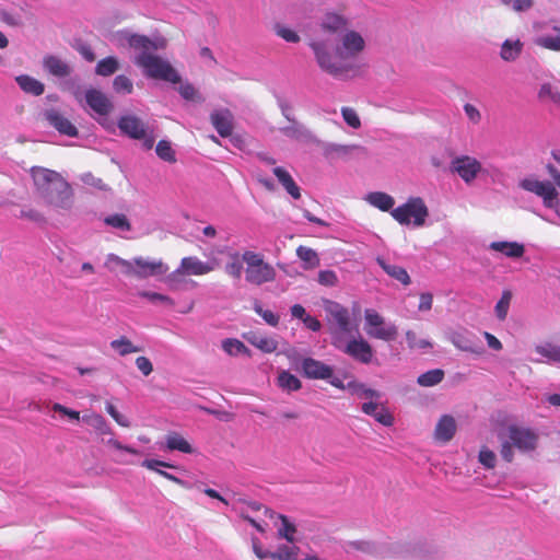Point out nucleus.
Segmentation results:
<instances>
[{
    "mask_svg": "<svg viewBox=\"0 0 560 560\" xmlns=\"http://www.w3.org/2000/svg\"><path fill=\"white\" fill-rule=\"evenodd\" d=\"M380 267L393 279L399 281L402 285H409L411 279L407 272V270L400 266L392 265L385 261L383 258L378 257L376 259Z\"/></svg>",
    "mask_w": 560,
    "mask_h": 560,
    "instance_id": "obj_30",
    "label": "nucleus"
},
{
    "mask_svg": "<svg viewBox=\"0 0 560 560\" xmlns=\"http://www.w3.org/2000/svg\"><path fill=\"white\" fill-rule=\"evenodd\" d=\"M104 223L118 231L128 232L131 230V223L122 213H114L104 218Z\"/></svg>",
    "mask_w": 560,
    "mask_h": 560,
    "instance_id": "obj_45",
    "label": "nucleus"
},
{
    "mask_svg": "<svg viewBox=\"0 0 560 560\" xmlns=\"http://www.w3.org/2000/svg\"><path fill=\"white\" fill-rule=\"evenodd\" d=\"M119 68V60L116 57L109 56L97 62L95 73L101 77H109L118 71Z\"/></svg>",
    "mask_w": 560,
    "mask_h": 560,
    "instance_id": "obj_40",
    "label": "nucleus"
},
{
    "mask_svg": "<svg viewBox=\"0 0 560 560\" xmlns=\"http://www.w3.org/2000/svg\"><path fill=\"white\" fill-rule=\"evenodd\" d=\"M324 310L327 313L328 319L336 324L338 331L336 334H347L351 331V319L349 311L341 304L327 300L324 302Z\"/></svg>",
    "mask_w": 560,
    "mask_h": 560,
    "instance_id": "obj_15",
    "label": "nucleus"
},
{
    "mask_svg": "<svg viewBox=\"0 0 560 560\" xmlns=\"http://www.w3.org/2000/svg\"><path fill=\"white\" fill-rule=\"evenodd\" d=\"M82 421L91 427L100 438L113 435L110 424L102 415L95 411L85 412L82 417Z\"/></svg>",
    "mask_w": 560,
    "mask_h": 560,
    "instance_id": "obj_25",
    "label": "nucleus"
},
{
    "mask_svg": "<svg viewBox=\"0 0 560 560\" xmlns=\"http://www.w3.org/2000/svg\"><path fill=\"white\" fill-rule=\"evenodd\" d=\"M104 266L109 271L119 270L124 276L131 277L132 266L133 265H132V259L127 260V259H124V258L119 257L116 254H108L106 256Z\"/></svg>",
    "mask_w": 560,
    "mask_h": 560,
    "instance_id": "obj_31",
    "label": "nucleus"
},
{
    "mask_svg": "<svg viewBox=\"0 0 560 560\" xmlns=\"http://www.w3.org/2000/svg\"><path fill=\"white\" fill-rule=\"evenodd\" d=\"M221 348L230 357L246 355L252 357V351L245 343L236 338H226L221 342Z\"/></svg>",
    "mask_w": 560,
    "mask_h": 560,
    "instance_id": "obj_34",
    "label": "nucleus"
},
{
    "mask_svg": "<svg viewBox=\"0 0 560 560\" xmlns=\"http://www.w3.org/2000/svg\"><path fill=\"white\" fill-rule=\"evenodd\" d=\"M35 192L43 203L59 214H69L74 208V190L58 172L33 166L30 171Z\"/></svg>",
    "mask_w": 560,
    "mask_h": 560,
    "instance_id": "obj_3",
    "label": "nucleus"
},
{
    "mask_svg": "<svg viewBox=\"0 0 560 560\" xmlns=\"http://www.w3.org/2000/svg\"><path fill=\"white\" fill-rule=\"evenodd\" d=\"M187 277L188 276L178 266L174 271L170 273L167 272L162 278L163 282L167 285V288L171 291H179L185 287V284L189 282L196 284V282L188 280Z\"/></svg>",
    "mask_w": 560,
    "mask_h": 560,
    "instance_id": "obj_32",
    "label": "nucleus"
},
{
    "mask_svg": "<svg viewBox=\"0 0 560 560\" xmlns=\"http://www.w3.org/2000/svg\"><path fill=\"white\" fill-rule=\"evenodd\" d=\"M51 410L68 418L71 422H78L81 419L79 411L70 409L59 402H54L51 405Z\"/></svg>",
    "mask_w": 560,
    "mask_h": 560,
    "instance_id": "obj_62",
    "label": "nucleus"
},
{
    "mask_svg": "<svg viewBox=\"0 0 560 560\" xmlns=\"http://www.w3.org/2000/svg\"><path fill=\"white\" fill-rule=\"evenodd\" d=\"M500 3L516 13L526 12L534 5V0H500Z\"/></svg>",
    "mask_w": 560,
    "mask_h": 560,
    "instance_id": "obj_54",
    "label": "nucleus"
},
{
    "mask_svg": "<svg viewBox=\"0 0 560 560\" xmlns=\"http://www.w3.org/2000/svg\"><path fill=\"white\" fill-rule=\"evenodd\" d=\"M538 96L541 100H550L556 104H560V91L549 83L542 84L539 89Z\"/></svg>",
    "mask_w": 560,
    "mask_h": 560,
    "instance_id": "obj_60",
    "label": "nucleus"
},
{
    "mask_svg": "<svg viewBox=\"0 0 560 560\" xmlns=\"http://www.w3.org/2000/svg\"><path fill=\"white\" fill-rule=\"evenodd\" d=\"M179 267L189 276H206L218 267L217 260L203 261L197 256H186L180 259Z\"/></svg>",
    "mask_w": 560,
    "mask_h": 560,
    "instance_id": "obj_17",
    "label": "nucleus"
},
{
    "mask_svg": "<svg viewBox=\"0 0 560 560\" xmlns=\"http://www.w3.org/2000/svg\"><path fill=\"white\" fill-rule=\"evenodd\" d=\"M101 442L103 444H105L106 446L112 447V448H114L116 451L126 452V453H129V454H132V455H138L139 454L138 450H136V448H133V447H131L129 445H125V444L120 443L114 436V434L101 438Z\"/></svg>",
    "mask_w": 560,
    "mask_h": 560,
    "instance_id": "obj_51",
    "label": "nucleus"
},
{
    "mask_svg": "<svg viewBox=\"0 0 560 560\" xmlns=\"http://www.w3.org/2000/svg\"><path fill=\"white\" fill-rule=\"evenodd\" d=\"M512 301V292L510 290H504L501 294L500 300L497 302L494 306V314L500 322L506 319L509 308Z\"/></svg>",
    "mask_w": 560,
    "mask_h": 560,
    "instance_id": "obj_44",
    "label": "nucleus"
},
{
    "mask_svg": "<svg viewBox=\"0 0 560 560\" xmlns=\"http://www.w3.org/2000/svg\"><path fill=\"white\" fill-rule=\"evenodd\" d=\"M273 32L277 36H279L280 38L288 43L296 44L301 40V37L298 34V32L285 24L276 23L273 25Z\"/></svg>",
    "mask_w": 560,
    "mask_h": 560,
    "instance_id": "obj_46",
    "label": "nucleus"
},
{
    "mask_svg": "<svg viewBox=\"0 0 560 560\" xmlns=\"http://www.w3.org/2000/svg\"><path fill=\"white\" fill-rule=\"evenodd\" d=\"M518 185L522 189L540 197L544 206L552 209L560 218V194L549 180L526 177Z\"/></svg>",
    "mask_w": 560,
    "mask_h": 560,
    "instance_id": "obj_8",
    "label": "nucleus"
},
{
    "mask_svg": "<svg viewBox=\"0 0 560 560\" xmlns=\"http://www.w3.org/2000/svg\"><path fill=\"white\" fill-rule=\"evenodd\" d=\"M489 248L509 258H520L525 253L524 245L517 242H492Z\"/></svg>",
    "mask_w": 560,
    "mask_h": 560,
    "instance_id": "obj_28",
    "label": "nucleus"
},
{
    "mask_svg": "<svg viewBox=\"0 0 560 560\" xmlns=\"http://www.w3.org/2000/svg\"><path fill=\"white\" fill-rule=\"evenodd\" d=\"M318 282L325 287H335L338 283V277L332 270H320L318 272Z\"/></svg>",
    "mask_w": 560,
    "mask_h": 560,
    "instance_id": "obj_64",
    "label": "nucleus"
},
{
    "mask_svg": "<svg viewBox=\"0 0 560 560\" xmlns=\"http://www.w3.org/2000/svg\"><path fill=\"white\" fill-rule=\"evenodd\" d=\"M20 218L30 220V221L38 223V224L46 223L45 215L40 211H38L37 209H34V208L22 209L20 212Z\"/></svg>",
    "mask_w": 560,
    "mask_h": 560,
    "instance_id": "obj_63",
    "label": "nucleus"
},
{
    "mask_svg": "<svg viewBox=\"0 0 560 560\" xmlns=\"http://www.w3.org/2000/svg\"><path fill=\"white\" fill-rule=\"evenodd\" d=\"M138 295L142 299L150 301V302H159V303L165 304L171 307L175 305V302L171 296H168L166 294L159 293V292L140 291L138 293Z\"/></svg>",
    "mask_w": 560,
    "mask_h": 560,
    "instance_id": "obj_53",
    "label": "nucleus"
},
{
    "mask_svg": "<svg viewBox=\"0 0 560 560\" xmlns=\"http://www.w3.org/2000/svg\"><path fill=\"white\" fill-rule=\"evenodd\" d=\"M18 85L25 93L38 96L44 93L45 85L38 81L37 79L30 77L27 74H22L15 78Z\"/></svg>",
    "mask_w": 560,
    "mask_h": 560,
    "instance_id": "obj_33",
    "label": "nucleus"
},
{
    "mask_svg": "<svg viewBox=\"0 0 560 560\" xmlns=\"http://www.w3.org/2000/svg\"><path fill=\"white\" fill-rule=\"evenodd\" d=\"M450 170L458 175L466 185H471L483 172L481 162L475 156L467 154L453 158L450 163Z\"/></svg>",
    "mask_w": 560,
    "mask_h": 560,
    "instance_id": "obj_13",
    "label": "nucleus"
},
{
    "mask_svg": "<svg viewBox=\"0 0 560 560\" xmlns=\"http://www.w3.org/2000/svg\"><path fill=\"white\" fill-rule=\"evenodd\" d=\"M524 43L520 38H506L500 46L499 56L504 62H515L522 55Z\"/></svg>",
    "mask_w": 560,
    "mask_h": 560,
    "instance_id": "obj_24",
    "label": "nucleus"
},
{
    "mask_svg": "<svg viewBox=\"0 0 560 560\" xmlns=\"http://www.w3.org/2000/svg\"><path fill=\"white\" fill-rule=\"evenodd\" d=\"M254 311L271 327H276L279 324V315L270 310H265L260 303L256 302L254 304Z\"/></svg>",
    "mask_w": 560,
    "mask_h": 560,
    "instance_id": "obj_57",
    "label": "nucleus"
},
{
    "mask_svg": "<svg viewBox=\"0 0 560 560\" xmlns=\"http://www.w3.org/2000/svg\"><path fill=\"white\" fill-rule=\"evenodd\" d=\"M332 345L359 363L370 364L373 360L374 350L362 337L345 340L342 335L336 334L332 337Z\"/></svg>",
    "mask_w": 560,
    "mask_h": 560,
    "instance_id": "obj_9",
    "label": "nucleus"
},
{
    "mask_svg": "<svg viewBox=\"0 0 560 560\" xmlns=\"http://www.w3.org/2000/svg\"><path fill=\"white\" fill-rule=\"evenodd\" d=\"M72 94L79 104L82 106L86 105L98 116H107L114 109V105L108 96L97 89L91 88L85 91L75 89Z\"/></svg>",
    "mask_w": 560,
    "mask_h": 560,
    "instance_id": "obj_10",
    "label": "nucleus"
},
{
    "mask_svg": "<svg viewBox=\"0 0 560 560\" xmlns=\"http://www.w3.org/2000/svg\"><path fill=\"white\" fill-rule=\"evenodd\" d=\"M362 150L359 144L324 143L323 153L329 159H347L355 151Z\"/></svg>",
    "mask_w": 560,
    "mask_h": 560,
    "instance_id": "obj_26",
    "label": "nucleus"
},
{
    "mask_svg": "<svg viewBox=\"0 0 560 560\" xmlns=\"http://www.w3.org/2000/svg\"><path fill=\"white\" fill-rule=\"evenodd\" d=\"M330 384L338 389L348 390L351 395L358 396L359 398L378 399L382 396L380 392L368 387L364 383L357 380L345 384L340 378H332L330 380Z\"/></svg>",
    "mask_w": 560,
    "mask_h": 560,
    "instance_id": "obj_19",
    "label": "nucleus"
},
{
    "mask_svg": "<svg viewBox=\"0 0 560 560\" xmlns=\"http://www.w3.org/2000/svg\"><path fill=\"white\" fill-rule=\"evenodd\" d=\"M364 331L370 338L385 342L394 341L398 336L397 326L387 322L384 316L373 308L364 311Z\"/></svg>",
    "mask_w": 560,
    "mask_h": 560,
    "instance_id": "obj_7",
    "label": "nucleus"
},
{
    "mask_svg": "<svg viewBox=\"0 0 560 560\" xmlns=\"http://www.w3.org/2000/svg\"><path fill=\"white\" fill-rule=\"evenodd\" d=\"M363 200L384 212L393 210L395 205V199L384 191H371L364 196Z\"/></svg>",
    "mask_w": 560,
    "mask_h": 560,
    "instance_id": "obj_27",
    "label": "nucleus"
},
{
    "mask_svg": "<svg viewBox=\"0 0 560 560\" xmlns=\"http://www.w3.org/2000/svg\"><path fill=\"white\" fill-rule=\"evenodd\" d=\"M43 68L46 72L57 78L69 77L72 72V67L66 60L55 55L44 56Z\"/></svg>",
    "mask_w": 560,
    "mask_h": 560,
    "instance_id": "obj_23",
    "label": "nucleus"
},
{
    "mask_svg": "<svg viewBox=\"0 0 560 560\" xmlns=\"http://www.w3.org/2000/svg\"><path fill=\"white\" fill-rule=\"evenodd\" d=\"M318 33L308 40L317 67L336 79L358 75L359 63L369 46L366 34L350 28V20L341 11L326 10L317 22Z\"/></svg>",
    "mask_w": 560,
    "mask_h": 560,
    "instance_id": "obj_1",
    "label": "nucleus"
},
{
    "mask_svg": "<svg viewBox=\"0 0 560 560\" xmlns=\"http://www.w3.org/2000/svg\"><path fill=\"white\" fill-rule=\"evenodd\" d=\"M444 378V371L441 369L430 370L418 376L417 383L422 387L438 385Z\"/></svg>",
    "mask_w": 560,
    "mask_h": 560,
    "instance_id": "obj_43",
    "label": "nucleus"
},
{
    "mask_svg": "<svg viewBox=\"0 0 560 560\" xmlns=\"http://www.w3.org/2000/svg\"><path fill=\"white\" fill-rule=\"evenodd\" d=\"M457 432L456 419L451 415H443L439 418L434 430L433 439L440 444H446L453 440Z\"/></svg>",
    "mask_w": 560,
    "mask_h": 560,
    "instance_id": "obj_18",
    "label": "nucleus"
},
{
    "mask_svg": "<svg viewBox=\"0 0 560 560\" xmlns=\"http://www.w3.org/2000/svg\"><path fill=\"white\" fill-rule=\"evenodd\" d=\"M101 442L103 444H105L106 446L112 447V448H114L116 451L126 452V453H129V454H132V455H138L139 454L138 450H136V448H133V447H131L129 445H125V444L120 443L114 436V434L101 438Z\"/></svg>",
    "mask_w": 560,
    "mask_h": 560,
    "instance_id": "obj_49",
    "label": "nucleus"
},
{
    "mask_svg": "<svg viewBox=\"0 0 560 560\" xmlns=\"http://www.w3.org/2000/svg\"><path fill=\"white\" fill-rule=\"evenodd\" d=\"M131 278L144 280L148 278H162L168 272V265L161 258L136 256L132 258Z\"/></svg>",
    "mask_w": 560,
    "mask_h": 560,
    "instance_id": "obj_12",
    "label": "nucleus"
},
{
    "mask_svg": "<svg viewBox=\"0 0 560 560\" xmlns=\"http://www.w3.org/2000/svg\"><path fill=\"white\" fill-rule=\"evenodd\" d=\"M210 120L218 133L226 138L233 131V114L229 109L213 110L210 115Z\"/></svg>",
    "mask_w": 560,
    "mask_h": 560,
    "instance_id": "obj_22",
    "label": "nucleus"
},
{
    "mask_svg": "<svg viewBox=\"0 0 560 560\" xmlns=\"http://www.w3.org/2000/svg\"><path fill=\"white\" fill-rule=\"evenodd\" d=\"M101 442L103 444H105L106 446L112 447V448H114L116 451L126 452V453H129V454H132V455H138L139 454L138 450H136V448H133V447H131L129 445H125V444L120 443L114 436V434L101 438Z\"/></svg>",
    "mask_w": 560,
    "mask_h": 560,
    "instance_id": "obj_50",
    "label": "nucleus"
},
{
    "mask_svg": "<svg viewBox=\"0 0 560 560\" xmlns=\"http://www.w3.org/2000/svg\"><path fill=\"white\" fill-rule=\"evenodd\" d=\"M112 42L119 48H132L138 51L133 62L143 69V73L148 78L172 83L180 81L178 72L167 60L152 54V51L166 48V38L162 36L150 38L129 30H121L112 35Z\"/></svg>",
    "mask_w": 560,
    "mask_h": 560,
    "instance_id": "obj_2",
    "label": "nucleus"
},
{
    "mask_svg": "<svg viewBox=\"0 0 560 560\" xmlns=\"http://www.w3.org/2000/svg\"><path fill=\"white\" fill-rule=\"evenodd\" d=\"M277 517L281 521V525L278 528V536L289 542H293L295 540L294 534L296 533L295 526L290 523L284 515H277Z\"/></svg>",
    "mask_w": 560,
    "mask_h": 560,
    "instance_id": "obj_47",
    "label": "nucleus"
},
{
    "mask_svg": "<svg viewBox=\"0 0 560 560\" xmlns=\"http://www.w3.org/2000/svg\"><path fill=\"white\" fill-rule=\"evenodd\" d=\"M478 462L487 469H493L497 464V455L489 447L483 446L479 451Z\"/></svg>",
    "mask_w": 560,
    "mask_h": 560,
    "instance_id": "obj_55",
    "label": "nucleus"
},
{
    "mask_svg": "<svg viewBox=\"0 0 560 560\" xmlns=\"http://www.w3.org/2000/svg\"><path fill=\"white\" fill-rule=\"evenodd\" d=\"M242 261L245 262V280L254 285H262L272 282L276 279L275 268L264 260L261 254L245 250L242 255Z\"/></svg>",
    "mask_w": 560,
    "mask_h": 560,
    "instance_id": "obj_5",
    "label": "nucleus"
},
{
    "mask_svg": "<svg viewBox=\"0 0 560 560\" xmlns=\"http://www.w3.org/2000/svg\"><path fill=\"white\" fill-rule=\"evenodd\" d=\"M240 516L248 522L253 527H255L258 532L265 533L267 523L260 515H253L249 511H241Z\"/></svg>",
    "mask_w": 560,
    "mask_h": 560,
    "instance_id": "obj_59",
    "label": "nucleus"
},
{
    "mask_svg": "<svg viewBox=\"0 0 560 560\" xmlns=\"http://www.w3.org/2000/svg\"><path fill=\"white\" fill-rule=\"evenodd\" d=\"M231 258H232V260L226 262L224 270H225L226 275H229L233 279L238 280L242 276L243 264L238 259L237 254L232 255Z\"/></svg>",
    "mask_w": 560,
    "mask_h": 560,
    "instance_id": "obj_56",
    "label": "nucleus"
},
{
    "mask_svg": "<svg viewBox=\"0 0 560 560\" xmlns=\"http://www.w3.org/2000/svg\"><path fill=\"white\" fill-rule=\"evenodd\" d=\"M155 152L158 156L168 163H175V151L173 150L171 143L166 140H161L155 148Z\"/></svg>",
    "mask_w": 560,
    "mask_h": 560,
    "instance_id": "obj_48",
    "label": "nucleus"
},
{
    "mask_svg": "<svg viewBox=\"0 0 560 560\" xmlns=\"http://www.w3.org/2000/svg\"><path fill=\"white\" fill-rule=\"evenodd\" d=\"M552 30L558 33L559 36L540 35L534 39V44L544 49L560 51V24L555 25Z\"/></svg>",
    "mask_w": 560,
    "mask_h": 560,
    "instance_id": "obj_38",
    "label": "nucleus"
},
{
    "mask_svg": "<svg viewBox=\"0 0 560 560\" xmlns=\"http://www.w3.org/2000/svg\"><path fill=\"white\" fill-rule=\"evenodd\" d=\"M301 370L310 380H325L330 383L334 376V368L313 358H304L301 361Z\"/></svg>",
    "mask_w": 560,
    "mask_h": 560,
    "instance_id": "obj_16",
    "label": "nucleus"
},
{
    "mask_svg": "<svg viewBox=\"0 0 560 560\" xmlns=\"http://www.w3.org/2000/svg\"><path fill=\"white\" fill-rule=\"evenodd\" d=\"M109 346L121 357L141 351V349L135 346L132 341L127 337H120L118 339L112 340Z\"/></svg>",
    "mask_w": 560,
    "mask_h": 560,
    "instance_id": "obj_41",
    "label": "nucleus"
},
{
    "mask_svg": "<svg viewBox=\"0 0 560 560\" xmlns=\"http://www.w3.org/2000/svg\"><path fill=\"white\" fill-rule=\"evenodd\" d=\"M105 410L118 425L122 428L131 427L130 419L127 416L119 412L118 409L110 401L105 402Z\"/></svg>",
    "mask_w": 560,
    "mask_h": 560,
    "instance_id": "obj_52",
    "label": "nucleus"
},
{
    "mask_svg": "<svg viewBox=\"0 0 560 560\" xmlns=\"http://www.w3.org/2000/svg\"><path fill=\"white\" fill-rule=\"evenodd\" d=\"M296 256L303 261L304 269H313L319 266V257L317 253L306 246H299L296 248Z\"/></svg>",
    "mask_w": 560,
    "mask_h": 560,
    "instance_id": "obj_39",
    "label": "nucleus"
},
{
    "mask_svg": "<svg viewBox=\"0 0 560 560\" xmlns=\"http://www.w3.org/2000/svg\"><path fill=\"white\" fill-rule=\"evenodd\" d=\"M43 116L45 120L60 133L68 137H75L78 135V129L75 126L72 125V122L60 112L56 109H47L44 112Z\"/></svg>",
    "mask_w": 560,
    "mask_h": 560,
    "instance_id": "obj_20",
    "label": "nucleus"
},
{
    "mask_svg": "<svg viewBox=\"0 0 560 560\" xmlns=\"http://www.w3.org/2000/svg\"><path fill=\"white\" fill-rule=\"evenodd\" d=\"M250 542L253 552L260 560L267 558L272 560H299V547L296 546L280 545L276 551L271 552L262 548L260 540L256 536L250 537Z\"/></svg>",
    "mask_w": 560,
    "mask_h": 560,
    "instance_id": "obj_14",
    "label": "nucleus"
},
{
    "mask_svg": "<svg viewBox=\"0 0 560 560\" xmlns=\"http://www.w3.org/2000/svg\"><path fill=\"white\" fill-rule=\"evenodd\" d=\"M405 338H406V342H407V346L408 348L411 350V351H422V352H427L429 351L430 349H432L433 347V343L425 339V338H421L415 330L412 329H408L406 330L405 332Z\"/></svg>",
    "mask_w": 560,
    "mask_h": 560,
    "instance_id": "obj_37",
    "label": "nucleus"
},
{
    "mask_svg": "<svg viewBox=\"0 0 560 560\" xmlns=\"http://www.w3.org/2000/svg\"><path fill=\"white\" fill-rule=\"evenodd\" d=\"M535 352L542 359H537L535 362L560 363V347L551 343L538 345L535 347Z\"/></svg>",
    "mask_w": 560,
    "mask_h": 560,
    "instance_id": "obj_35",
    "label": "nucleus"
},
{
    "mask_svg": "<svg viewBox=\"0 0 560 560\" xmlns=\"http://www.w3.org/2000/svg\"><path fill=\"white\" fill-rule=\"evenodd\" d=\"M390 215L401 225L423 226L429 217V209L421 197H410L390 211Z\"/></svg>",
    "mask_w": 560,
    "mask_h": 560,
    "instance_id": "obj_6",
    "label": "nucleus"
},
{
    "mask_svg": "<svg viewBox=\"0 0 560 560\" xmlns=\"http://www.w3.org/2000/svg\"><path fill=\"white\" fill-rule=\"evenodd\" d=\"M277 385L287 393L298 392L302 387V382L289 371L281 370L278 373Z\"/></svg>",
    "mask_w": 560,
    "mask_h": 560,
    "instance_id": "obj_36",
    "label": "nucleus"
},
{
    "mask_svg": "<svg viewBox=\"0 0 560 560\" xmlns=\"http://www.w3.org/2000/svg\"><path fill=\"white\" fill-rule=\"evenodd\" d=\"M165 448L167 451H178L185 454L195 452L191 444L178 432L172 431L165 435Z\"/></svg>",
    "mask_w": 560,
    "mask_h": 560,
    "instance_id": "obj_29",
    "label": "nucleus"
},
{
    "mask_svg": "<svg viewBox=\"0 0 560 560\" xmlns=\"http://www.w3.org/2000/svg\"><path fill=\"white\" fill-rule=\"evenodd\" d=\"M113 88L117 93L130 94L133 90V84L128 77L120 74L114 79Z\"/></svg>",
    "mask_w": 560,
    "mask_h": 560,
    "instance_id": "obj_58",
    "label": "nucleus"
},
{
    "mask_svg": "<svg viewBox=\"0 0 560 560\" xmlns=\"http://www.w3.org/2000/svg\"><path fill=\"white\" fill-rule=\"evenodd\" d=\"M280 130L288 138H292L299 141L311 140L313 138L312 133L306 128L295 121L288 127L281 128Z\"/></svg>",
    "mask_w": 560,
    "mask_h": 560,
    "instance_id": "obj_42",
    "label": "nucleus"
},
{
    "mask_svg": "<svg viewBox=\"0 0 560 560\" xmlns=\"http://www.w3.org/2000/svg\"><path fill=\"white\" fill-rule=\"evenodd\" d=\"M540 436L537 430L526 425H510L506 436L501 439L500 455L506 463H512L515 450L521 454L532 456L539 447Z\"/></svg>",
    "mask_w": 560,
    "mask_h": 560,
    "instance_id": "obj_4",
    "label": "nucleus"
},
{
    "mask_svg": "<svg viewBox=\"0 0 560 560\" xmlns=\"http://www.w3.org/2000/svg\"><path fill=\"white\" fill-rule=\"evenodd\" d=\"M118 127L121 132L128 137L142 140V145L144 149H152L155 141V136L149 126L137 116H122L118 121Z\"/></svg>",
    "mask_w": 560,
    "mask_h": 560,
    "instance_id": "obj_11",
    "label": "nucleus"
},
{
    "mask_svg": "<svg viewBox=\"0 0 560 560\" xmlns=\"http://www.w3.org/2000/svg\"><path fill=\"white\" fill-rule=\"evenodd\" d=\"M341 115L346 124L351 128L359 129L361 127V119L355 109L351 107H342Z\"/></svg>",
    "mask_w": 560,
    "mask_h": 560,
    "instance_id": "obj_61",
    "label": "nucleus"
},
{
    "mask_svg": "<svg viewBox=\"0 0 560 560\" xmlns=\"http://www.w3.org/2000/svg\"><path fill=\"white\" fill-rule=\"evenodd\" d=\"M244 338L262 353H273L279 347V342L275 337L267 336L258 331H248L244 335Z\"/></svg>",
    "mask_w": 560,
    "mask_h": 560,
    "instance_id": "obj_21",
    "label": "nucleus"
}]
</instances>
